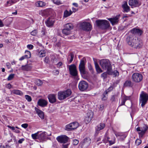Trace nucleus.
Wrapping results in <instances>:
<instances>
[{
  "instance_id": "obj_1",
  "label": "nucleus",
  "mask_w": 148,
  "mask_h": 148,
  "mask_svg": "<svg viewBox=\"0 0 148 148\" xmlns=\"http://www.w3.org/2000/svg\"><path fill=\"white\" fill-rule=\"evenodd\" d=\"M126 41L128 44L133 48H139L141 46V42L138 38H134L132 35L128 36L126 39Z\"/></svg>"
},
{
  "instance_id": "obj_2",
  "label": "nucleus",
  "mask_w": 148,
  "mask_h": 148,
  "mask_svg": "<svg viewBox=\"0 0 148 148\" xmlns=\"http://www.w3.org/2000/svg\"><path fill=\"white\" fill-rule=\"evenodd\" d=\"M99 64L104 70H107L110 75L111 74V67L110 61L108 59H102L99 61Z\"/></svg>"
},
{
  "instance_id": "obj_3",
  "label": "nucleus",
  "mask_w": 148,
  "mask_h": 148,
  "mask_svg": "<svg viewBox=\"0 0 148 148\" xmlns=\"http://www.w3.org/2000/svg\"><path fill=\"white\" fill-rule=\"evenodd\" d=\"M97 26L102 29H108L110 26L109 22L105 20H98L96 21Z\"/></svg>"
},
{
  "instance_id": "obj_4",
  "label": "nucleus",
  "mask_w": 148,
  "mask_h": 148,
  "mask_svg": "<svg viewBox=\"0 0 148 148\" xmlns=\"http://www.w3.org/2000/svg\"><path fill=\"white\" fill-rule=\"evenodd\" d=\"M72 92L70 89L66 90L59 92L58 93V99L60 100H64L70 95Z\"/></svg>"
},
{
  "instance_id": "obj_5",
  "label": "nucleus",
  "mask_w": 148,
  "mask_h": 148,
  "mask_svg": "<svg viewBox=\"0 0 148 148\" xmlns=\"http://www.w3.org/2000/svg\"><path fill=\"white\" fill-rule=\"evenodd\" d=\"M148 100V95L147 94L142 91L140 95V102L141 103V106L144 107Z\"/></svg>"
},
{
  "instance_id": "obj_6",
  "label": "nucleus",
  "mask_w": 148,
  "mask_h": 148,
  "mask_svg": "<svg viewBox=\"0 0 148 148\" xmlns=\"http://www.w3.org/2000/svg\"><path fill=\"white\" fill-rule=\"evenodd\" d=\"M143 78L142 75L138 73H134L132 76V81L135 83H139L141 82Z\"/></svg>"
},
{
  "instance_id": "obj_7",
  "label": "nucleus",
  "mask_w": 148,
  "mask_h": 148,
  "mask_svg": "<svg viewBox=\"0 0 148 148\" xmlns=\"http://www.w3.org/2000/svg\"><path fill=\"white\" fill-rule=\"evenodd\" d=\"M81 28L83 30L90 31L92 29L91 24L89 22H84L81 23L80 25Z\"/></svg>"
},
{
  "instance_id": "obj_8",
  "label": "nucleus",
  "mask_w": 148,
  "mask_h": 148,
  "mask_svg": "<svg viewBox=\"0 0 148 148\" xmlns=\"http://www.w3.org/2000/svg\"><path fill=\"white\" fill-rule=\"evenodd\" d=\"M86 62V60L85 58H83L80 61L79 65V69L81 74H84L86 73L85 68V63Z\"/></svg>"
},
{
  "instance_id": "obj_9",
  "label": "nucleus",
  "mask_w": 148,
  "mask_h": 148,
  "mask_svg": "<svg viewBox=\"0 0 148 148\" xmlns=\"http://www.w3.org/2000/svg\"><path fill=\"white\" fill-rule=\"evenodd\" d=\"M90 143V139L89 137L86 138L80 143L79 146L81 148H83L84 146H85L86 147H87L89 145Z\"/></svg>"
},
{
  "instance_id": "obj_10",
  "label": "nucleus",
  "mask_w": 148,
  "mask_h": 148,
  "mask_svg": "<svg viewBox=\"0 0 148 148\" xmlns=\"http://www.w3.org/2000/svg\"><path fill=\"white\" fill-rule=\"evenodd\" d=\"M69 69L70 74L73 76L76 77L77 75V72L76 66L75 65L73 64L70 65Z\"/></svg>"
},
{
  "instance_id": "obj_11",
  "label": "nucleus",
  "mask_w": 148,
  "mask_h": 148,
  "mask_svg": "<svg viewBox=\"0 0 148 148\" xmlns=\"http://www.w3.org/2000/svg\"><path fill=\"white\" fill-rule=\"evenodd\" d=\"M88 87V84L85 81H81L79 83L78 88L80 91H84L86 90Z\"/></svg>"
},
{
  "instance_id": "obj_12",
  "label": "nucleus",
  "mask_w": 148,
  "mask_h": 148,
  "mask_svg": "<svg viewBox=\"0 0 148 148\" xmlns=\"http://www.w3.org/2000/svg\"><path fill=\"white\" fill-rule=\"evenodd\" d=\"M69 139V138L66 135H62L58 136L56 140L59 143H67Z\"/></svg>"
},
{
  "instance_id": "obj_13",
  "label": "nucleus",
  "mask_w": 148,
  "mask_h": 148,
  "mask_svg": "<svg viewBox=\"0 0 148 148\" xmlns=\"http://www.w3.org/2000/svg\"><path fill=\"white\" fill-rule=\"evenodd\" d=\"M147 129V127L144 126L143 127H138L136 130L137 131L139 132L138 133L140 136H142L145 134Z\"/></svg>"
},
{
  "instance_id": "obj_14",
  "label": "nucleus",
  "mask_w": 148,
  "mask_h": 148,
  "mask_svg": "<svg viewBox=\"0 0 148 148\" xmlns=\"http://www.w3.org/2000/svg\"><path fill=\"white\" fill-rule=\"evenodd\" d=\"M48 101L43 99H39L37 102L38 105L42 107H44L47 106Z\"/></svg>"
},
{
  "instance_id": "obj_15",
  "label": "nucleus",
  "mask_w": 148,
  "mask_h": 148,
  "mask_svg": "<svg viewBox=\"0 0 148 148\" xmlns=\"http://www.w3.org/2000/svg\"><path fill=\"white\" fill-rule=\"evenodd\" d=\"M128 3L129 5L131 6L132 8L138 7L140 5L138 0H129Z\"/></svg>"
},
{
  "instance_id": "obj_16",
  "label": "nucleus",
  "mask_w": 148,
  "mask_h": 148,
  "mask_svg": "<svg viewBox=\"0 0 148 148\" xmlns=\"http://www.w3.org/2000/svg\"><path fill=\"white\" fill-rule=\"evenodd\" d=\"M48 98L49 102L51 103H54L56 101V95L54 94L49 95L48 96Z\"/></svg>"
},
{
  "instance_id": "obj_17",
  "label": "nucleus",
  "mask_w": 148,
  "mask_h": 148,
  "mask_svg": "<svg viewBox=\"0 0 148 148\" xmlns=\"http://www.w3.org/2000/svg\"><path fill=\"white\" fill-rule=\"evenodd\" d=\"M130 32L133 34L137 35L139 36L141 35L143 32L141 30L136 28L133 29L130 31Z\"/></svg>"
},
{
  "instance_id": "obj_18",
  "label": "nucleus",
  "mask_w": 148,
  "mask_h": 148,
  "mask_svg": "<svg viewBox=\"0 0 148 148\" xmlns=\"http://www.w3.org/2000/svg\"><path fill=\"white\" fill-rule=\"evenodd\" d=\"M54 21V19L49 18L47 19V21H45V23L47 26L51 27L53 25Z\"/></svg>"
},
{
  "instance_id": "obj_19",
  "label": "nucleus",
  "mask_w": 148,
  "mask_h": 148,
  "mask_svg": "<svg viewBox=\"0 0 148 148\" xmlns=\"http://www.w3.org/2000/svg\"><path fill=\"white\" fill-rule=\"evenodd\" d=\"M120 16V15L119 14L116 16L112 18V24L113 25L118 24L119 21V18Z\"/></svg>"
},
{
  "instance_id": "obj_20",
  "label": "nucleus",
  "mask_w": 148,
  "mask_h": 148,
  "mask_svg": "<svg viewBox=\"0 0 148 148\" xmlns=\"http://www.w3.org/2000/svg\"><path fill=\"white\" fill-rule=\"evenodd\" d=\"M122 7L123 9V12H127L130 10V8L126 2H124V4L122 5Z\"/></svg>"
},
{
  "instance_id": "obj_21",
  "label": "nucleus",
  "mask_w": 148,
  "mask_h": 148,
  "mask_svg": "<svg viewBox=\"0 0 148 148\" xmlns=\"http://www.w3.org/2000/svg\"><path fill=\"white\" fill-rule=\"evenodd\" d=\"M35 110L37 113L39 117L42 119L44 118V112L41 110L35 107Z\"/></svg>"
},
{
  "instance_id": "obj_22",
  "label": "nucleus",
  "mask_w": 148,
  "mask_h": 148,
  "mask_svg": "<svg viewBox=\"0 0 148 148\" xmlns=\"http://www.w3.org/2000/svg\"><path fill=\"white\" fill-rule=\"evenodd\" d=\"M46 4V3L41 1H37L35 4L36 6L37 7H43Z\"/></svg>"
},
{
  "instance_id": "obj_23",
  "label": "nucleus",
  "mask_w": 148,
  "mask_h": 148,
  "mask_svg": "<svg viewBox=\"0 0 148 148\" xmlns=\"http://www.w3.org/2000/svg\"><path fill=\"white\" fill-rule=\"evenodd\" d=\"M74 57V54L73 53H71L68 55L67 58V60L69 61V63L70 64L72 62L73 60Z\"/></svg>"
},
{
  "instance_id": "obj_24",
  "label": "nucleus",
  "mask_w": 148,
  "mask_h": 148,
  "mask_svg": "<svg viewBox=\"0 0 148 148\" xmlns=\"http://www.w3.org/2000/svg\"><path fill=\"white\" fill-rule=\"evenodd\" d=\"M105 127V124L103 123H101L99 125H98L96 127V131H99L103 129Z\"/></svg>"
},
{
  "instance_id": "obj_25",
  "label": "nucleus",
  "mask_w": 148,
  "mask_h": 148,
  "mask_svg": "<svg viewBox=\"0 0 148 148\" xmlns=\"http://www.w3.org/2000/svg\"><path fill=\"white\" fill-rule=\"evenodd\" d=\"M110 87L107 90H106L103 94L102 99V100H105L107 99V94L109 92H110Z\"/></svg>"
},
{
  "instance_id": "obj_26",
  "label": "nucleus",
  "mask_w": 148,
  "mask_h": 148,
  "mask_svg": "<svg viewBox=\"0 0 148 148\" xmlns=\"http://www.w3.org/2000/svg\"><path fill=\"white\" fill-rule=\"evenodd\" d=\"M45 132H43L40 134H38V139L41 141L43 140L45 138Z\"/></svg>"
},
{
  "instance_id": "obj_27",
  "label": "nucleus",
  "mask_w": 148,
  "mask_h": 148,
  "mask_svg": "<svg viewBox=\"0 0 148 148\" xmlns=\"http://www.w3.org/2000/svg\"><path fill=\"white\" fill-rule=\"evenodd\" d=\"M73 28V26L72 24L71 23H68L64 25V29L67 30H69L71 31V30Z\"/></svg>"
},
{
  "instance_id": "obj_28",
  "label": "nucleus",
  "mask_w": 148,
  "mask_h": 148,
  "mask_svg": "<svg viewBox=\"0 0 148 148\" xmlns=\"http://www.w3.org/2000/svg\"><path fill=\"white\" fill-rule=\"evenodd\" d=\"M72 13V12L71 10L69 11L67 10H66L64 12L63 17L64 18L68 17L70 16Z\"/></svg>"
},
{
  "instance_id": "obj_29",
  "label": "nucleus",
  "mask_w": 148,
  "mask_h": 148,
  "mask_svg": "<svg viewBox=\"0 0 148 148\" xmlns=\"http://www.w3.org/2000/svg\"><path fill=\"white\" fill-rule=\"evenodd\" d=\"M130 97H127L125 95L124 96L122 99L121 102L120 104V105L122 106L124 105L126 101H127V100H130Z\"/></svg>"
},
{
  "instance_id": "obj_30",
  "label": "nucleus",
  "mask_w": 148,
  "mask_h": 148,
  "mask_svg": "<svg viewBox=\"0 0 148 148\" xmlns=\"http://www.w3.org/2000/svg\"><path fill=\"white\" fill-rule=\"evenodd\" d=\"M133 85V84L130 80L126 81L124 84V86L125 87H132Z\"/></svg>"
},
{
  "instance_id": "obj_31",
  "label": "nucleus",
  "mask_w": 148,
  "mask_h": 148,
  "mask_svg": "<svg viewBox=\"0 0 148 148\" xmlns=\"http://www.w3.org/2000/svg\"><path fill=\"white\" fill-rule=\"evenodd\" d=\"M22 69L25 71H30L32 69V67L29 65L22 66L21 67Z\"/></svg>"
},
{
  "instance_id": "obj_32",
  "label": "nucleus",
  "mask_w": 148,
  "mask_h": 148,
  "mask_svg": "<svg viewBox=\"0 0 148 148\" xmlns=\"http://www.w3.org/2000/svg\"><path fill=\"white\" fill-rule=\"evenodd\" d=\"M95 64L96 70L98 73H100L103 72V71L99 67L97 62H95Z\"/></svg>"
},
{
  "instance_id": "obj_33",
  "label": "nucleus",
  "mask_w": 148,
  "mask_h": 148,
  "mask_svg": "<svg viewBox=\"0 0 148 148\" xmlns=\"http://www.w3.org/2000/svg\"><path fill=\"white\" fill-rule=\"evenodd\" d=\"M71 123L73 130L76 129L79 126V123L77 122H73Z\"/></svg>"
},
{
  "instance_id": "obj_34",
  "label": "nucleus",
  "mask_w": 148,
  "mask_h": 148,
  "mask_svg": "<svg viewBox=\"0 0 148 148\" xmlns=\"http://www.w3.org/2000/svg\"><path fill=\"white\" fill-rule=\"evenodd\" d=\"M12 92L15 94L19 95L20 96H22L23 95L22 92L20 90H14L12 91Z\"/></svg>"
},
{
  "instance_id": "obj_35",
  "label": "nucleus",
  "mask_w": 148,
  "mask_h": 148,
  "mask_svg": "<svg viewBox=\"0 0 148 148\" xmlns=\"http://www.w3.org/2000/svg\"><path fill=\"white\" fill-rule=\"evenodd\" d=\"M46 51L45 50H41L38 53V56L42 58L45 56Z\"/></svg>"
},
{
  "instance_id": "obj_36",
  "label": "nucleus",
  "mask_w": 148,
  "mask_h": 148,
  "mask_svg": "<svg viewBox=\"0 0 148 148\" xmlns=\"http://www.w3.org/2000/svg\"><path fill=\"white\" fill-rule=\"evenodd\" d=\"M16 2L15 0H10L7 2V3L5 4L6 7H8L12 5Z\"/></svg>"
},
{
  "instance_id": "obj_37",
  "label": "nucleus",
  "mask_w": 148,
  "mask_h": 148,
  "mask_svg": "<svg viewBox=\"0 0 148 148\" xmlns=\"http://www.w3.org/2000/svg\"><path fill=\"white\" fill-rule=\"evenodd\" d=\"M119 73L116 70L113 71L112 69V75L114 77H117L119 76Z\"/></svg>"
},
{
  "instance_id": "obj_38",
  "label": "nucleus",
  "mask_w": 148,
  "mask_h": 148,
  "mask_svg": "<svg viewBox=\"0 0 148 148\" xmlns=\"http://www.w3.org/2000/svg\"><path fill=\"white\" fill-rule=\"evenodd\" d=\"M62 33L66 35H68L71 34V32L69 30L66 29H63L62 30Z\"/></svg>"
},
{
  "instance_id": "obj_39",
  "label": "nucleus",
  "mask_w": 148,
  "mask_h": 148,
  "mask_svg": "<svg viewBox=\"0 0 148 148\" xmlns=\"http://www.w3.org/2000/svg\"><path fill=\"white\" fill-rule=\"evenodd\" d=\"M71 123L66 125L65 126V130L67 131H71L73 129L72 128V126H71Z\"/></svg>"
},
{
  "instance_id": "obj_40",
  "label": "nucleus",
  "mask_w": 148,
  "mask_h": 148,
  "mask_svg": "<svg viewBox=\"0 0 148 148\" xmlns=\"http://www.w3.org/2000/svg\"><path fill=\"white\" fill-rule=\"evenodd\" d=\"M38 133L39 132H38L35 134H32V138L34 139H38Z\"/></svg>"
},
{
  "instance_id": "obj_41",
  "label": "nucleus",
  "mask_w": 148,
  "mask_h": 148,
  "mask_svg": "<svg viewBox=\"0 0 148 148\" xmlns=\"http://www.w3.org/2000/svg\"><path fill=\"white\" fill-rule=\"evenodd\" d=\"M42 82L40 79H37L35 81V83L38 86H41L42 84Z\"/></svg>"
},
{
  "instance_id": "obj_42",
  "label": "nucleus",
  "mask_w": 148,
  "mask_h": 148,
  "mask_svg": "<svg viewBox=\"0 0 148 148\" xmlns=\"http://www.w3.org/2000/svg\"><path fill=\"white\" fill-rule=\"evenodd\" d=\"M93 113L91 111H89L86 114V117H88L90 118H92L93 117Z\"/></svg>"
},
{
  "instance_id": "obj_43",
  "label": "nucleus",
  "mask_w": 148,
  "mask_h": 148,
  "mask_svg": "<svg viewBox=\"0 0 148 148\" xmlns=\"http://www.w3.org/2000/svg\"><path fill=\"white\" fill-rule=\"evenodd\" d=\"M54 3L57 5H60L62 3L60 0H51Z\"/></svg>"
},
{
  "instance_id": "obj_44",
  "label": "nucleus",
  "mask_w": 148,
  "mask_h": 148,
  "mask_svg": "<svg viewBox=\"0 0 148 148\" xmlns=\"http://www.w3.org/2000/svg\"><path fill=\"white\" fill-rule=\"evenodd\" d=\"M92 118H89L88 117H85L84 121L86 124L88 123L91 121Z\"/></svg>"
},
{
  "instance_id": "obj_45",
  "label": "nucleus",
  "mask_w": 148,
  "mask_h": 148,
  "mask_svg": "<svg viewBox=\"0 0 148 148\" xmlns=\"http://www.w3.org/2000/svg\"><path fill=\"white\" fill-rule=\"evenodd\" d=\"M25 56H26L28 58H30L31 56V54L30 51H25Z\"/></svg>"
},
{
  "instance_id": "obj_46",
  "label": "nucleus",
  "mask_w": 148,
  "mask_h": 148,
  "mask_svg": "<svg viewBox=\"0 0 148 148\" xmlns=\"http://www.w3.org/2000/svg\"><path fill=\"white\" fill-rule=\"evenodd\" d=\"M107 74H108L109 75L108 73H107V71L106 72H104L103 73H102L101 75V77L103 78V79H104L107 77Z\"/></svg>"
},
{
  "instance_id": "obj_47",
  "label": "nucleus",
  "mask_w": 148,
  "mask_h": 148,
  "mask_svg": "<svg viewBox=\"0 0 148 148\" xmlns=\"http://www.w3.org/2000/svg\"><path fill=\"white\" fill-rule=\"evenodd\" d=\"M25 98L28 101L30 102L32 101V98L30 96L28 95H26L25 96Z\"/></svg>"
},
{
  "instance_id": "obj_48",
  "label": "nucleus",
  "mask_w": 148,
  "mask_h": 148,
  "mask_svg": "<svg viewBox=\"0 0 148 148\" xmlns=\"http://www.w3.org/2000/svg\"><path fill=\"white\" fill-rule=\"evenodd\" d=\"M141 142L142 141L140 139H137L136 140L135 144L136 145L138 146L141 143Z\"/></svg>"
},
{
  "instance_id": "obj_49",
  "label": "nucleus",
  "mask_w": 148,
  "mask_h": 148,
  "mask_svg": "<svg viewBox=\"0 0 148 148\" xmlns=\"http://www.w3.org/2000/svg\"><path fill=\"white\" fill-rule=\"evenodd\" d=\"M14 74H11L8 77V81L11 80L14 77Z\"/></svg>"
},
{
  "instance_id": "obj_50",
  "label": "nucleus",
  "mask_w": 148,
  "mask_h": 148,
  "mask_svg": "<svg viewBox=\"0 0 148 148\" xmlns=\"http://www.w3.org/2000/svg\"><path fill=\"white\" fill-rule=\"evenodd\" d=\"M37 34V31L35 29L31 32V34L32 36H36Z\"/></svg>"
},
{
  "instance_id": "obj_51",
  "label": "nucleus",
  "mask_w": 148,
  "mask_h": 148,
  "mask_svg": "<svg viewBox=\"0 0 148 148\" xmlns=\"http://www.w3.org/2000/svg\"><path fill=\"white\" fill-rule=\"evenodd\" d=\"M79 142V141L77 139H74L73 140V145H77Z\"/></svg>"
},
{
  "instance_id": "obj_52",
  "label": "nucleus",
  "mask_w": 148,
  "mask_h": 148,
  "mask_svg": "<svg viewBox=\"0 0 148 148\" xmlns=\"http://www.w3.org/2000/svg\"><path fill=\"white\" fill-rule=\"evenodd\" d=\"M114 133L116 136H121L122 135V134L120 133L114 131Z\"/></svg>"
},
{
  "instance_id": "obj_53",
  "label": "nucleus",
  "mask_w": 148,
  "mask_h": 148,
  "mask_svg": "<svg viewBox=\"0 0 148 148\" xmlns=\"http://www.w3.org/2000/svg\"><path fill=\"white\" fill-rule=\"evenodd\" d=\"M28 124L26 123L23 124L21 125V127L25 129H26L28 127Z\"/></svg>"
},
{
  "instance_id": "obj_54",
  "label": "nucleus",
  "mask_w": 148,
  "mask_h": 148,
  "mask_svg": "<svg viewBox=\"0 0 148 148\" xmlns=\"http://www.w3.org/2000/svg\"><path fill=\"white\" fill-rule=\"evenodd\" d=\"M117 95H114L112 96V101H115V99H116L117 98Z\"/></svg>"
},
{
  "instance_id": "obj_55",
  "label": "nucleus",
  "mask_w": 148,
  "mask_h": 148,
  "mask_svg": "<svg viewBox=\"0 0 148 148\" xmlns=\"http://www.w3.org/2000/svg\"><path fill=\"white\" fill-rule=\"evenodd\" d=\"M27 47L29 49H31L33 48L34 46L30 44L27 45Z\"/></svg>"
},
{
  "instance_id": "obj_56",
  "label": "nucleus",
  "mask_w": 148,
  "mask_h": 148,
  "mask_svg": "<svg viewBox=\"0 0 148 148\" xmlns=\"http://www.w3.org/2000/svg\"><path fill=\"white\" fill-rule=\"evenodd\" d=\"M44 62H45L47 63H48L49 62V58L47 57H46L45 58Z\"/></svg>"
},
{
  "instance_id": "obj_57",
  "label": "nucleus",
  "mask_w": 148,
  "mask_h": 148,
  "mask_svg": "<svg viewBox=\"0 0 148 148\" xmlns=\"http://www.w3.org/2000/svg\"><path fill=\"white\" fill-rule=\"evenodd\" d=\"M7 127L11 129L12 131H14L15 130V127L13 126H11L10 125H8Z\"/></svg>"
},
{
  "instance_id": "obj_58",
  "label": "nucleus",
  "mask_w": 148,
  "mask_h": 148,
  "mask_svg": "<svg viewBox=\"0 0 148 148\" xmlns=\"http://www.w3.org/2000/svg\"><path fill=\"white\" fill-rule=\"evenodd\" d=\"M25 58H28L26 56H25V55L24 56H23L22 57H21L19 59V60L20 61H21Z\"/></svg>"
},
{
  "instance_id": "obj_59",
  "label": "nucleus",
  "mask_w": 148,
  "mask_h": 148,
  "mask_svg": "<svg viewBox=\"0 0 148 148\" xmlns=\"http://www.w3.org/2000/svg\"><path fill=\"white\" fill-rule=\"evenodd\" d=\"M6 66L8 69H10L11 67V65L10 63H6Z\"/></svg>"
},
{
  "instance_id": "obj_60",
  "label": "nucleus",
  "mask_w": 148,
  "mask_h": 148,
  "mask_svg": "<svg viewBox=\"0 0 148 148\" xmlns=\"http://www.w3.org/2000/svg\"><path fill=\"white\" fill-rule=\"evenodd\" d=\"M72 10H73V11L72 12H76L78 11V9H76L75 8H74V7H73L72 8Z\"/></svg>"
},
{
  "instance_id": "obj_61",
  "label": "nucleus",
  "mask_w": 148,
  "mask_h": 148,
  "mask_svg": "<svg viewBox=\"0 0 148 148\" xmlns=\"http://www.w3.org/2000/svg\"><path fill=\"white\" fill-rule=\"evenodd\" d=\"M24 138H22L21 139H20L19 140H18V143H22L23 141H24Z\"/></svg>"
},
{
  "instance_id": "obj_62",
  "label": "nucleus",
  "mask_w": 148,
  "mask_h": 148,
  "mask_svg": "<svg viewBox=\"0 0 148 148\" xmlns=\"http://www.w3.org/2000/svg\"><path fill=\"white\" fill-rule=\"evenodd\" d=\"M6 87L8 89H10L11 87V85L10 83H9V84H7Z\"/></svg>"
},
{
  "instance_id": "obj_63",
  "label": "nucleus",
  "mask_w": 148,
  "mask_h": 148,
  "mask_svg": "<svg viewBox=\"0 0 148 148\" xmlns=\"http://www.w3.org/2000/svg\"><path fill=\"white\" fill-rule=\"evenodd\" d=\"M104 107V106L103 104L100 105L99 109L101 110H102Z\"/></svg>"
},
{
  "instance_id": "obj_64",
  "label": "nucleus",
  "mask_w": 148,
  "mask_h": 148,
  "mask_svg": "<svg viewBox=\"0 0 148 148\" xmlns=\"http://www.w3.org/2000/svg\"><path fill=\"white\" fill-rule=\"evenodd\" d=\"M69 145V144L66 145H63V148H68Z\"/></svg>"
}]
</instances>
